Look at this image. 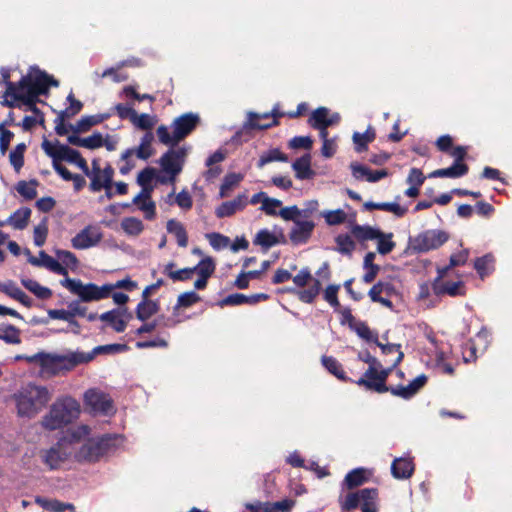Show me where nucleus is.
Returning a JSON list of instances; mask_svg holds the SVG:
<instances>
[{"instance_id": "obj_22", "label": "nucleus", "mask_w": 512, "mask_h": 512, "mask_svg": "<svg viewBox=\"0 0 512 512\" xmlns=\"http://www.w3.org/2000/svg\"><path fill=\"white\" fill-rule=\"evenodd\" d=\"M415 465L410 457H398L392 461L391 474L395 479L410 478L414 473Z\"/></svg>"}, {"instance_id": "obj_28", "label": "nucleus", "mask_w": 512, "mask_h": 512, "mask_svg": "<svg viewBox=\"0 0 512 512\" xmlns=\"http://www.w3.org/2000/svg\"><path fill=\"white\" fill-rule=\"evenodd\" d=\"M367 480L366 470L362 467L355 468L346 474L342 482V489H355L363 485Z\"/></svg>"}, {"instance_id": "obj_54", "label": "nucleus", "mask_w": 512, "mask_h": 512, "mask_svg": "<svg viewBox=\"0 0 512 512\" xmlns=\"http://www.w3.org/2000/svg\"><path fill=\"white\" fill-rule=\"evenodd\" d=\"M393 233H383L382 237L376 238L378 240L377 252L381 255H387L393 251L396 243L392 241Z\"/></svg>"}, {"instance_id": "obj_13", "label": "nucleus", "mask_w": 512, "mask_h": 512, "mask_svg": "<svg viewBox=\"0 0 512 512\" xmlns=\"http://www.w3.org/2000/svg\"><path fill=\"white\" fill-rule=\"evenodd\" d=\"M102 238L103 233L99 227L87 225L71 239V245L74 249L84 250L96 246Z\"/></svg>"}, {"instance_id": "obj_25", "label": "nucleus", "mask_w": 512, "mask_h": 512, "mask_svg": "<svg viewBox=\"0 0 512 512\" xmlns=\"http://www.w3.org/2000/svg\"><path fill=\"white\" fill-rule=\"evenodd\" d=\"M321 363L324 368L337 379L343 382L355 383L356 380L349 378L343 370L342 364L333 356L323 355L321 357Z\"/></svg>"}, {"instance_id": "obj_4", "label": "nucleus", "mask_w": 512, "mask_h": 512, "mask_svg": "<svg viewBox=\"0 0 512 512\" xmlns=\"http://www.w3.org/2000/svg\"><path fill=\"white\" fill-rule=\"evenodd\" d=\"M59 84L57 79L36 65L31 66L28 74L23 75L18 81V87L23 93L37 98L41 95H48L49 88L58 87Z\"/></svg>"}, {"instance_id": "obj_30", "label": "nucleus", "mask_w": 512, "mask_h": 512, "mask_svg": "<svg viewBox=\"0 0 512 512\" xmlns=\"http://www.w3.org/2000/svg\"><path fill=\"white\" fill-rule=\"evenodd\" d=\"M27 260L33 266H44L55 274L63 276L68 275L67 269L64 266H62L58 260L52 258L49 255L46 257L45 260H39L33 255H30V257Z\"/></svg>"}, {"instance_id": "obj_2", "label": "nucleus", "mask_w": 512, "mask_h": 512, "mask_svg": "<svg viewBox=\"0 0 512 512\" xmlns=\"http://www.w3.org/2000/svg\"><path fill=\"white\" fill-rule=\"evenodd\" d=\"M123 440V436L119 434H104L90 438L75 453V459L78 462H97L101 457L115 452Z\"/></svg>"}, {"instance_id": "obj_63", "label": "nucleus", "mask_w": 512, "mask_h": 512, "mask_svg": "<svg viewBox=\"0 0 512 512\" xmlns=\"http://www.w3.org/2000/svg\"><path fill=\"white\" fill-rule=\"evenodd\" d=\"M378 210L391 212L399 218L407 213V208L400 206L397 202H379Z\"/></svg>"}, {"instance_id": "obj_34", "label": "nucleus", "mask_w": 512, "mask_h": 512, "mask_svg": "<svg viewBox=\"0 0 512 512\" xmlns=\"http://www.w3.org/2000/svg\"><path fill=\"white\" fill-rule=\"evenodd\" d=\"M35 502L43 509L51 512H64L66 510L74 511L75 507L72 503L61 502L57 499H46L43 497H36Z\"/></svg>"}, {"instance_id": "obj_20", "label": "nucleus", "mask_w": 512, "mask_h": 512, "mask_svg": "<svg viewBox=\"0 0 512 512\" xmlns=\"http://www.w3.org/2000/svg\"><path fill=\"white\" fill-rule=\"evenodd\" d=\"M312 156L310 152H306L302 156L293 161L291 167L295 172L298 180H312L316 176L315 170L311 167Z\"/></svg>"}, {"instance_id": "obj_19", "label": "nucleus", "mask_w": 512, "mask_h": 512, "mask_svg": "<svg viewBox=\"0 0 512 512\" xmlns=\"http://www.w3.org/2000/svg\"><path fill=\"white\" fill-rule=\"evenodd\" d=\"M294 227L289 233V239L294 245L305 244L310 239L315 223L313 221L294 220Z\"/></svg>"}, {"instance_id": "obj_5", "label": "nucleus", "mask_w": 512, "mask_h": 512, "mask_svg": "<svg viewBox=\"0 0 512 512\" xmlns=\"http://www.w3.org/2000/svg\"><path fill=\"white\" fill-rule=\"evenodd\" d=\"M403 358L404 353L399 352V355L390 367H368L365 373L355 381V384L363 387L366 391H375L380 394L388 392L387 378L402 362Z\"/></svg>"}, {"instance_id": "obj_31", "label": "nucleus", "mask_w": 512, "mask_h": 512, "mask_svg": "<svg viewBox=\"0 0 512 512\" xmlns=\"http://www.w3.org/2000/svg\"><path fill=\"white\" fill-rule=\"evenodd\" d=\"M354 237L359 241L375 240L376 238L382 237L383 232L369 225L355 224L351 229Z\"/></svg>"}, {"instance_id": "obj_35", "label": "nucleus", "mask_w": 512, "mask_h": 512, "mask_svg": "<svg viewBox=\"0 0 512 512\" xmlns=\"http://www.w3.org/2000/svg\"><path fill=\"white\" fill-rule=\"evenodd\" d=\"M166 228L169 233L174 234L178 246L186 247L188 245V235L181 222L175 219H170L167 222Z\"/></svg>"}, {"instance_id": "obj_60", "label": "nucleus", "mask_w": 512, "mask_h": 512, "mask_svg": "<svg viewBox=\"0 0 512 512\" xmlns=\"http://www.w3.org/2000/svg\"><path fill=\"white\" fill-rule=\"evenodd\" d=\"M467 150V146H456L450 153L451 156L455 158L452 164H457L460 167H464L465 170L463 172V176H465L469 171L468 165L463 163L465 157L467 156Z\"/></svg>"}, {"instance_id": "obj_49", "label": "nucleus", "mask_w": 512, "mask_h": 512, "mask_svg": "<svg viewBox=\"0 0 512 512\" xmlns=\"http://www.w3.org/2000/svg\"><path fill=\"white\" fill-rule=\"evenodd\" d=\"M371 338H372V340H365V341L368 343H374L376 346H378L381 349V352L384 355H389V354H392L395 352H397L399 354V352H402L400 344H395V343L383 344L378 339V333L374 332L372 330H371Z\"/></svg>"}, {"instance_id": "obj_57", "label": "nucleus", "mask_w": 512, "mask_h": 512, "mask_svg": "<svg viewBox=\"0 0 512 512\" xmlns=\"http://www.w3.org/2000/svg\"><path fill=\"white\" fill-rule=\"evenodd\" d=\"M206 238L209 240L210 245L215 250L226 248L230 243L229 237L218 232L207 233Z\"/></svg>"}, {"instance_id": "obj_6", "label": "nucleus", "mask_w": 512, "mask_h": 512, "mask_svg": "<svg viewBox=\"0 0 512 512\" xmlns=\"http://www.w3.org/2000/svg\"><path fill=\"white\" fill-rule=\"evenodd\" d=\"M378 489L363 488L355 492L348 493L345 497H339V504L342 512H349L357 508L361 512H378Z\"/></svg>"}, {"instance_id": "obj_47", "label": "nucleus", "mask_w": 512, "mask_h": 512, "mask_svg": "<svg viewBox=\"0 0 512 512\" xmlns=\"http://www.w3.org/2000/svg\"><path fill=\"white\" fill-rule=\"evenodd\" d=\"M199 301H201V297L195 291L184 292L178 296L177 303L173 307V314H176L180 308H188Z\"/></svg>"}, {"instance_id": "obj_29", "label": "nucleus", "mask_w": 512, "mask_h": 512, "mask_svg": "<svg viewBox=\"0 0 512 512\" xmlns=\"http://www.w3.org/2000/svg\"><path fill=\"white\" fill-rule=\"evenodd\" d=\"M376 138V132L368 126L364 133L354 132L352 140L354 143V149L357 153H362L368 149V144L373 142Z\"/></svg>"}, {"instance_id": "obj_55", "label": "nucleus", "mask_w": 512, "mask_h": 512, "mask_svg": "<svg viewBox=\"0 0 512 512\" xmlns=\"http://www.w3.org/2000/svg\"><path fill=\"white\" fill-rule=\"evenodd\" d=\"M295 503H296L295 500L289 499V498H286V499H283L281 501H277L274 503L267 501L265 504L266 505L265 512H277V511L290 512L292 507H294Z\"/></svg>"}, {"instance_id": "obj_37", "label": "nucleus", "mask_w": 512, "mask_h": 512, "mask_svg": "<svg viewBox=\"0 0 512 512\" xmlns=\"http://www.w3.org/2000/svg\"><path fill=\"white\" fill-rule=\"evenodd\" d=\"M21 103L22 106H25L26 111H31L38 118V124H44V113L37 107V103H44L43 101L33 95L24 93L23 97H21Z\"/></svg>"}, {"instance_id": "obj_46", "label": "nucleus", "mask_w": 512, "mask_h": 512, "mask_svg": "<svg viewBox=\"0 0 512 512\" xmlns=\"http://www.w3.org/2000/svg\"><path fill=\"white\" fill-rule=\"evenodd\" d=\"M335 242L337 244L336 250L343 255L351 256L356 247L355 242L347 233L337 235Z\"/></svg>"}, {"instance_id": "obj_12", "label": "nucleus", "mask_w": 512, "mask_h": 512, "mask_svg": "<svg viewBox=\"0 0 512 512\" xmlns=\"http://www.w3.org/2000/svg\"><path fill=\"white\" fill-rule=\"evenodd\" d=\"M201 123L199 114L193 112L184 113L176 117L171 125L174 129L176 141H181L190 135Z\"/></svg>"}, {"instance_id": "obj_40", "label": "nucleus", "mask_w": 512, "mask_h": 512, "mask_svg": "<svg viewBox=\"0 0 512 512\" xmlns=\"http://www.w3.org/2000/svg\"><path fill=\"white\" fill-rule=\"evenodd\" d=\"M329 112L330 110L326 107H318L315 109L308 119L309 126L313 129L322 127L328 128L329 126L327 121Z\"/></svg>"}, {"instance_id": "obj_16", "label": "nucleus", "mask_w": 512, "mask_h": 512, "mask_svg": "<svg viewBox=\"0 0 512 512\" xmlns=\"http://www.w3.org/2000/svg\"><path fill=\"white\" fill-rule=\"evenodd\" d=\"M26 361L29 363H38L43 372L51 375H56L62 371L60 366V362L62 360L59 358L58 354H51L42 351L27 357Z\"/></svg>"}, {"instance_id": "obj_39", "label": "nucleus", "mask_w": 512, "mask_h": 512, "mask_svg": "<svg viewBox=\"0 0 512 512\" xmlns=\"http://www.w3.org/2000/svg\"><path fill=\"white\" fill-rule=\"evenodd\" d=\"M39 185V181L35 178L30 179L29 182L20 180L15 189L17 192L26 200H32L37 196L36 187Z\"/></svg>"}, {"instance_id": "obj_53", "label": "nucleus", "mask_w": 512, "mask_h": 512, "mask_svg": "<svg viewBox=\"0 0 512 512\" xmlns=\"http://www.w3.org/2000/svg\"><path fill=\"white\" fill-rule=\"evenodd\" d=\"M20 333L21 331L16 326L7 323L5 331L0 333V340L7 344H19L21 343Z\"/></svg>"}, {"instance_id": "obj_51", "label": "nucleus", "mask_w": 512, "mask_h": 512, "mask_svg": "<svg viewBox=\"0 0 512 512\" xmlns=\"http://www.w3.org/2000/svg\"><path fill=\"white\" fill-rule=\"evenodd\" d=\"M24 93L20 88L15 89L12 94H7V90H5L3 94V100L1 101V105L9 108H22L21 97H23Z\"/></svg>"}, {"instance_id": "obj_61", "label": "nucleus", "mask_w": 512, "mask_h": 512, "mask_svg": "<svg viewBox=\"0 0 512 512\" xmlns=\"http://www.w3.org/2000/svg\"><path fill=\"white\" fill-rule=\"evenodd\" d=\"M340 289L339 284H330L326 287L324 291V299L335 309L337 310L340 307V302L338 300L337 293Z\"/></svg>"}, {"instance_id": "obj_1", "label": "nucleus", "mask_w": 512, "mask_h": 512, "mask_svg": "<svg viewBox=\"0 0 512 512\" xmlns=\"http://www.w3.org/2000/svg\"><path fill=\"white\" fill-rule=\"evenodd\" d=\"M19 417L33 418L51 399V394L45 386L28 383L13 394Z\"/></svg>"}, {"instance_id": "obj_38", "label": "nucleus", "mask_w": 512, "mask_h": 512, "mask_svg": "<svg viewBox=\"0 0 512 512\" xmlns=\"http://www.w3.org/2000/svg\"><path fill=\"white\" fill-rule=\"evenodd\" d=\"M274 161L288 162L289 158L279 148H272V149H269L268 151L264 152L260 156V158L257 162V167L263 168L266 164H268L270 162H274Z\"/></svg>"}, {"instance_id": "obj_36", "label": "nucleus", "mask_w": 512, "mask_h": 512, "mask_svg": "<svg viewBox=\"0 0 512 512\" xmlns=\"http://www.w3.org/2000/svg\"><path fill=\"white\" fill-rule=\"evenodd\" d=\"M253 244L261 246L264 252L268 251L271 247L277 245L276 237L273 234V231H269L264 228L257 232L253 239Z\"/></svg>"}, {"instance_id": "obj_3", "label": "nucleus", "mask_w": 512, "mask_h": 512, "mask_svg": "<svg viewBox=\"0 0 512 512\" xmlns=\"http://www.w3.org/2000/svg\"><path fill=\"white\" fill-rule=\"evenodd\" d=\"M80 405L77 400L67 396L57 399L42 419V426L50 431L61 429L78 418Z\"/></svg>"}, {"instance_id": "obj_14", "label": "nucleus", "mask_w": 512, "mask_h": 512, "mask_svg": "<svg viewBox=\"0 0 512 512\" xmlns=\"http://www.w3.org/2000/svg\"><path fill=\"white\" fill-rule=\"evenodd\" d=\"M173 149H169L166 151L158 160L159 165L161 166L163 172L168 174L169 177L166 176H158L157 181L160 184H167L168 182H174L177 175L182 172L183 169V161L178 160L173 156Z\"/></svg>"}, {"instance_id": "obj_10", "label": "nucleus", "mask_w": 512, "mask_h": 512, "mask_svg": "<svg viewBox=\"0 0 512 512\" xmlns=\"http://www.w3.org/2000/svg\"><path fill=\"white\" fill-rule=\"evenodd\" d=\"M60 284L67 288L72 294L77 295L84 303L98 301L97 285L95 283L84 284L80 279L66 277L60 281Z\"/></svg>"}, {"instance_id": "obj_9", "label": "nucleus", "mask_w": 512, "mask_h": 512, "mask_svg": "<svg viewBox=\"0 0 512 512\" xmlns=\"http://www.w3.org/2000/svg\"><path fill=\"white\" fill-rule=\"evenodd\" d=\"M257 117H259L258 113L253 111L249 112L247 115V120L244 122L242 127L230 138L229 143L242 145L252 138L250 133L251 130H265L279 125V121L277 120L271 121L270 124H260L259 122L255 121Z\"/></svg>"}, {"instance_id": "obj_42", "label": "nucleus", "mask_w": 512, "mask_h": 512, "mask_svg": "<svg viewBox=\"0 0 512 512\" xmlns=\"http://www.w3.org/2000/svg\"><path fill=\"white\" fill-rule=\"evenodd\" d=\"M382 293L386 294V296L388 297H391L393 295H397V290L392 283L379 280L368 291V296L370 297V299H373L377 297H382Z\"/></svg>"}, {"instance_id": "obj_27", "label": "nucleus", "mask_w": 512, "mask_h": 512, "mask_svg": "<svg viewBox=\"0 0 512 512\" xmlns=\"http://www.w3.org/2000/svg\"><path fill=\"white\" fill-rule=\"evenodd\" d=\"M61 358L60 366L62 371H70L75 368L79 364H84L90 362L88 359V354L84 352H70L66 355H59Z\"/></svg>"}, {"instance_id": "obj_59", "label": "nucleus", "mask_w": 512, "mask_h": 512, "mask_svg": "<svg viewBox=\"0 0 512 512\" xmlns=\"http://www.w3.org/2000/svg\"><path fill=\"white\" fill-rule=\"evenodd\" d=\"M313 139L310 136H295L288 142L291 149H305L308 152L312 149Z\"/></svg>"}, {"instance_id": "obj_7", "label": "nucleus", "mask_w": 512, "mask_h": 512, "mask_svg": "<svg viewBox=\"0 0 512 512\" xmlns=\"http://www.w3.org/2000/svg\"><path fill=\"white\" fill-rule=\"evenodd\" d=\"M450 238L448 232L440 229H428L415 237H409L405 253L422 254L436 250L444 245Z\"/></svg>"}, {"instance_id": "obj_58", "label": "nucleus", "mask_w": 512, "mask_h": 512, "mask_svg": "<svg viewBox=\"0 0 512 512\" xmlns=\"http://www.w3.org/2000/svg\"><path fill=\"white\" fill-rule=\"evenodd\" d=\"M48 235L47 218H43L39 225L34 228V244L41 247L45 244Z\"/></svg>"}, {"instance_id": "obj_32", "label": "nucleus", "mask_w": 512, "mask_h": 512, "mask_svg": "<svg viewBox=\"0 0 512 512\" xmlns=\"http://www.w3.org/2000/svg\"><path fill=\"white\" fill-rule=\"evenodd\" d=\"M31 216V209L28 207H21L11 214L5 221V224L12 225L15 229L23 230L27 227Z\"/></svg>"}, {"instance_id": "obj_17", "label": "nucleus", "mask_w": 512, "mask_h": 512, "mask_svg": "<svg viewBox=\"0 0 512 512\" xmlns=\"http://www.w3.org/2000/svg\"><path fill=\"white\" fill-rule=\"evenodd\" d=\"M341 325H348L349 329L354 331L357 336L363 340H372L371 338V329L364 321H356L355 317L352 315L351 309L349 307L343 308L341 311Z\"/></svg>"}, {"instance_id": "obj_48", "label": "nucleus", "mask_w": 512, "mask_h": 512, "mask_svg": "<svg viewBox=\"0 0 512 512\" xmlns=\"http://www.w3.org/2000/svg\"><path fill=\"white\" fill-rule=\"evenodd\" d=\"M198 276L210 278L215 272L216 265L214 259L210 256L203 258L196 266L193 267Z\"/></svg>"}, {"instance_id": "obj_56", "label": "nucleus", "mask_w": 512, "mask_h": 512, "mask_svg": "<svg viewBox=\"0 0 512 512\" xmlns=\"http://www.w3.org/2000/svg\"><path fill=\"white\" fill-rule=\"evenodd\" d=\"M131 122L135 127L141 130H150L155 124L154 117L146 113L138 115L136 111Z\"/></svg>"}, {"instance_id": "obj_52", "label": "nucleus", "mask_w": 512, "mask_h": 512, "mask_svg": "<svg viewBox=\"0 0 512 512\" xmlns=\"http://www.w3.org/2000/svg\"><path fill=\"white\" fill-rule=\"evenodd\" d=\"M329 226L339 225L345 222L347 215L342 209L327 210L321 213Z\"/></svg>"}, {"instance_id": "obj_26", "label": "nucleus", "mask_w": 512, "mask_h": 512, "mask_svg": "<svg viewBox=\"0 0 512 512\" xmlns=\"http://www.w3.org/2000/svg\"><path fill=\"white\" fill-rule=\"evenodd\" d=\"M99 319L108 322L117 333L124 332L127 327V321L121 317V311L117 308L102 313Z\"/></svg>"}, {"instance_id": "obj_11", "label": "nucleus", "mask_w": 512, "mask_h": 512, "mask_svg": "<svg viewBox=\"0 0 512 512\" xmlns=\"http://www.w3.org/2000/svg\"><path fill=\"white\" fill-rule=\"evenodd\" d=\"M84 403L89 406L94 413L109 415L113 411V400L111 397L95 388L88 389L84 393Z\"/></svg>"}, {"instance_id": "obj_62", "label": "nucleus", "mask_w": 512, "mask_h": 512, "mask_svg": "<svg viewBox=\"0 0 512 512\" xmlns=\"http://www.w3.org/2000/svg\"><path fill=\"white\" fill-rule=\"evenodd\" d=\"M55 255L60 259L66 266L74 269L78 267L79 261L74 253L68 250L55 249Z\"/></svg>"}, {"instance_id": "obj_18", "label": "nucleus", "mask_w": 512, "mask_h": 512, "mask_svg": "<svg viewBox=\"0 0 512 512\" xmlns=\"http://www.w3.org/2000/svg\"><path fill=\"white\" fill-rule=\"evenodd\" d=\"M351 174L356 180H363L370 183H375L380 181L381 179L387 177L389 172L387 169H381L377 171H372L367 166L360 164L358 162H352L349 165Z\"/></svg>"}, {"instance_id": "obj_64", "label": "nucleus", "mask_w": 512, "mask_h": 512, "mask_svg": "<svg viewBox=\"0 0 512 512\" xmlns=\"http://www.w3.org/2000/svg\"><path fill=\"white\" fill-rule=\"evenodd\" d=\"M157 171L153 167H146L138 173L136 183L139 186L151 184L153 179L157 178Z\"/></svg>"}, {"instance_id": "obj_45", "label": "nucleus", "mask_w": 512, "mask_h": 512, "mask_svg": "<svg viewBox=\"0 0 512 512\" xmlns=\"http://www.w3.org/2000/svg\"><path fill=\"white\" fill-rule=\"evenodd\" d=\"M121 228L128 235L138 236L144 230V224L136 217H126L121 222Z\"/></svg>"}, {"instance_id": "obj_41", "label": "nucleus", "mask_w": 512, "mask_h": 512, "mask_svg": "<svg viewBox=\"0 0 512 512\" xmlns=\"http://www.w3.org/2000/svg\"><path fill=\"white\" fill-rule=\"evenodd\" d=\"M129 350V346L127 344L113 343L107 345L96 346L92 349L88 354V359L92 361L96 355L99 354H107V353H120L126 352Z\"/></svg>"}, {"instance_id": "obj_50", "label": "nucleus", "mask_w": 512, "mask_h": 512, "mask_svg": "<svg viewBox=\"0 0 512 512\" xmlns=\"http://www.w3.org/2000/svg\"><path fill=\"white\" fill-rule=\"evenodd\" d=\"M270 298V295L266 293H257L253 295H244L241 293H235V302L236 306L242 305V304H249V305H255L261 301H266Z\"/></svg>"}, {"instance_id": "obj_21", "label": "nucleus", "mask_w": 512, "mask_h": 512, "mask_svg": "<svg viewBox=\"0 0 512 512\" xmlns=\"http://www.w3.org/2000/svg\"><path fill=\"white\" fill-rule=\"evenodd\" d=\"M248 204L247 195L245 193L239 194L231 201L222 202L215 210V215L218 218L231 217L237 211L243 210Z\"/></svg>"}, {"instance_id": "obj_44", "label": "nucleus", "mask_w": 512, "mask_h": 512, "mask_svg": "<svg viewBox=\"0 0 512 512\" xmlns=\"http://www.w3.org/2000/svg\"><path fill=\"white\" fill-rule=\"evenodd\" d=\"M464 167H460L457 164H452L450 167L441 168L431 172L429 178H460L463 177Z\"/></svg>"}, {"instance_id": "obj_23", "label": "nucleus", "mask_w": 512, "mask_h": 512, "mask_svg": "<svg viewBox=\"0 0 512 512\" xmlns=\"http://www.w3.org/2000/svg\"><path fill=\"white\" fill-rule=\"evenodd\" d=\"M111 115L112 113L107 112L95 115L82 116L81 119L78 120L75 125L69 124V127L71 131H73L74 133L87 132L88 130H90L91 127L98 125L107 120L108 118H110Z\"/></svg>"}, {"instance_id": "obj_8", "label": "nucleus", "mask_w": 512, "mask_h": 512, "mask_svg": "<svg viewBox=\"0 0 512 512\" xmlns=\"http://www.w3.org/2000/svg\"><path fill=\"white\" fill-rule=\"evenodd\" d=\"M41 148L52 160H62L70 164L75 163L82 157L81 153L77 149H74L67 144H62L57 139L54 144H52L44 137Z\"/></svg>"}, {"instance_id": "obj_33", "label": "nucleus", "mask_w": 512, "mask_h": 512, "mask_svg": "<svg viewBox=\"0 0 512 512\" xmlns=\"http://www.w3.org/2000/svg\"><path fill=\"white\" fill-rule=\"evenodd\" d=\"M464 286L463 281H457V282H448V283H441L435 287L432 288L433 293L436 296H441L444 294H447L449 296L455 297V296H462L465 294V291L462 289Z\"/></svg>"}, {"instance_id": "obj_15", "label": "nucleus", "mask_w": 512, "mask_h": 512, "mask_svg": "<svg viewBox=\"0 0 512 512\" xmlns=\"http://www.w3.org/2000/svg\"><path fill=\"white\" fill-rule=\"evenodd\" d=\"M71 454L70 445L57 442L45 452L43 461L51 470H55L66 462Z\"/></svg>"}, {"instance_id": "obj_43", "label": "nucleus", "mask_w": 512, "mask_h": 512, "mask_svg": "<svg viewBox=\"0 0 512 512\" xmlns=\"http://www.w3.org/2000/svg\"><path fill=\"white\" fill-rule=\"evenodd\" d=\"M494 261V256L491 253H487L474 260V269L481 278H484L493 270Z\"/></svg>"}, {"instance_id": "obj_24", "label": "nucleus", "mask_w": 512, "mask_h": 512, "mask_svg": "<svg viewBox=\"0 0 512 512\" xmlns=\"http://www.w3.org/2000/svg\"><path fill=\"white\" fill-rule=\"evenodd\" d=\"M160 311L159 300H152L150 298L143 299L137 304L135 309L136 318L139 321L145 322L153 315Z\"/></svg>"}]
</instances>
